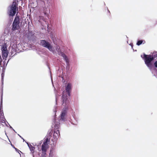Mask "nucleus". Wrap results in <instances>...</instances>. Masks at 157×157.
I'll return each instance as SVG.
<instances>
[{
    "label": "nucleus",
    "mask_w": 157,
    "mask_h": 157,
    "mask_svg": "<svg viewBox=\"0 0 157 157\" xmlns=\"http://www.w3.org/2000/svg\"><path fill=\"white\" fill-rule=\"evenodd\" d=\"M62 76H59V77H61L62 78ZM63 76V77H64V76Z\"/></svg>",
    "instance_id": "49"
},
{
    "label": "nucleus",
    "mask_w": 157,
    "mask_h": 157,
    "mask_svg": "<svg viewBox=\"0 0 157 157\" xmlns=\"http://www.w3.org/2000/svg\"><path fill=\"white\" fill-rule=\"evenodd\" d=\"M1 125L3 126H4V125L2 124H1Z\"/></svg>",
    "instance_id": "46"
},
{
    "label": "nucleus",
    "mask_w": 157,
    "mask_h": 157,
    "mask_svg": "<svg viewBox=\"0 0 157 157\" xmlns=\"http://www.w3.org/2000/svg\"><path fill=\"white\" fill-rule=\"evenodd\" d=\"M126 36V37H127V38H128V37H127V36Z\"/></svg>",
    "instance_id": "51"
},
{
    "label": "nucleus",
    "mask_w": 157,
    "mask_h": 157,
    "mask_svg": "<svg viewBox=\"0 0 157 157\" xmlns=\"http://www.w3.org/2000/svg\"><path fill=\"white\" fill-rule=\"evenodd\" d=\"M42 154L41 155V157H46V153H44L43 152H42Z\"/></svg>",
    "instance_id": "27"
},
{
    "label": "nucleus",
    "mask_w": 157,
    "mask_h": 157,
    "mask_svg": "<svg viewBox=\"0 0 157 157\" xmlns=\"http://www.w3.org/2000/svg\"><path fill=\"white\" fill-rule=\"evenodd\" d=\"M2 119H4V117H2Z\"/></svg>",
    "instance_id": "47"
},
{
    "label": "nucleus",
    "mask_w": 157,
    "mask_h": 157,
    "mask_svg": "<svg viewBox=\"0 0 157 157\" xmlns=\"http://www.w3.org/2000/svg\"><path fill=\"white\" fill-rule=\"evenodd\" d=\"M6 59H4V60H3V59H2V63H1V66H0V67H2V69H5L8 63H6Z\"/></svg>",
    "instance_id": "16"
},
{
    "label": "nucleus",
    "mask_w": 157,
    "mask_h": 157,
    "mask_svg": "<svg viewBox=\"0 0 157 157\" xmlns=\"http://www.w3.org/2000/svg\"><path fill=\"white\" fill-rule=\"evenodd\" d=\"M5 134H6V136L8 137V136H7V135H6V131H5Z\"/></svg>",
    "instance_id": "44"
},
{
    "label": "nucleus",
    "mask_w": 157,
    "mask_h": 157,
    "mask_svg": "<svg viewBox=\"0 0 157 157\" xmlns=\"http://www.w3.org/2000/svg\"><path fill=\"white\" fill-rule=\"evenodd\" d=\"M11 146H12V147L13 148H14V147H15L14 146V145H12V144H11Z\"/></svg>",
    "instance_id": "40"
},
{
    "label": "nucleus",
    "mask_w": 157,
    "mask_h": 157,
    "mask_svg": "<svg viewBox=\"0 0 157 157\" xmlns=\"http://www.w3.org/2000/svg\"><path fill=\"white\" fill-rule=\"evenodd\" d=\"M53 153V151L52 150V149H51L50 152L49 154V156L51 157L52 156V154Z\"/></svg>",
    "instance_id": "26"
},
{
    "label": "nucleus",
    "mask_w": 157,
    "mask_h": 157,
    "mask_svg": "<svg viewBox=\"0 0 157 157\" xmlns=\"http://www.w3.org/2000/svg\"><path fill=\"white\" fill-rule=\"evenodd\" d=\"M48 144H45L43 143L41 146V150L42 152L44 153H46L47 147V146Z\"/></svg>",
    "instance_id": "13"
},
{
    "label": "nucleus",
    "mask_w": 157,
    "mask_h": 157,
    "mask_svg": "<svg viewBox=\"0 0 157 157\" xmlns=\"http://www.w3.org/2000/svg\"><path fill=\"white\" fill-rule=\"evenodd\" d=\"M21 46V45L20 43L18 44L17 45L16 44L14 45V48H15V50L16 51H17L19 50V49L18 48V47H20Z\"/></svg>",
    "instance_id": "21"
},
{
    "label": "nucleus",
    "mask_w": 157,
    "mask_h": 157,
    "mask_svg": "<svg viewBox=\"0 0 157 157\" xmlns=\"http://www.w3.org/2000/svg\"><path fill=\"white\" fill-rule=\"evenodd\" d=\"M2 121H3L5 124H6V123H7L8 124L9 123L8 122L6 121L4 117V119H2Z\"/></svg>",
    "instance_id": "28"
},
{
    "label": "nucleus",
    "mask_w": 157,
    "mask_h": 157,
    "mask_svg": "<svg viewBox=\"0 0 157 157\" xmlns=\"http://www.w3.org/2000/svg\"><path fill=\"white\" fill-rule=\"evenodd\" d=\"M57 108V106H55V110L54 111V112L56 113L57 111V110H56Z\"/></svg>",
    "instance_id": "33"
},
{
    "label": "nucleus",
    "mask_w": 157,
    "mask_h": 157,
    "mask_svg": "<svg viewBox=\"0 0 157 157\" xmlns=\"http://www.w3.org/2000/svg\"><path fill=\"white\" fill-rule=\"evenodd\" d=\"M51 134L50 135V133L49 134V135L45 137V139L43 142V143L45 144H48L50 141V136Z\"/></svg>",
    "instance_id": "14"
},
{
    "label": "nucleus",
    "mask_w": 157,
    "mask_h": 157,
    "mask_svg": "<svg viewBox=\"0 0 157 157\" xmlns=\"http://www.w3.org/2000/svg\"><path fill=\"white\" fill-rule=\"evenodd\" d=\"M71 124H72L73 125L76 124L74 123L73 122H71Z\"/></svg>",
    "instance_id": "38"
},
{
    "label": "nucleus",
    "mask_w": 157,
    "mask_h": 157,
    "mask_svg": "<svg viewBox=\"0 0 157 157\" xmlns=\"http://www.w3.org/2000/svg\"><path fill=\"white\" fill-rule=\"evenodd\" d=\"M25 142L27 144L30 151H31L30 154H32L33 157H34V150L35 149V147L33 146L32 145H31L28 142H27L25 141Z\"/></svg>",
    "instance_id": "9"
},
{
    "label": "nucleus",
    "mask_w": 157,
    "mask_h": 157,
    "mask_svg": "<svg viewBox=\"0 0 157 157\" xmlns=\"http://www.w3.org/2000/svg\"><path fill=\"white\" fill-rule=\"evenodd\" d=\"M66 69L67 70V76H68V74L70 73V64H67L66 66Z\"/></svg>",
    "instance_id": "20"
},
{
    "label": "nucleus",
    "mask_w": 157,
    "mask_h": 157,
    "mask_svg": "<svg viewBox=\"0 0 157 157\" xmlns=\"http://www.w3.org/2000/svg\"><path fill=\"white\" fill-rule=\"evenodd\" d=\"M47 2L49 6H51L52 8L54 9L55 8L54 0H47Z\"/></svg>",
    "instance_id": "11"
},
{
    "label": "nucleus",
    "mask_w": 157,
    "mask_h": 157,
    "mask_svg": "<svg viewBox=\"0 0 157 157\" xmlns=\"http://www.w3.org/2000/svg\"><path fill=\"white\" fill-rule=\"evenodd\" d=\"M17 135L19 136V137L21 139H22L23 140V142L24 141H25V140H24V139L20 135H19V134H17Z\"/></svg>",
    "instance_id": "31"
},
{
    "label": "nucleus",
    "mask_w": 157,
    "mask_h": 157,
    "mask_svg": "<svg viewBox=\"0 0 157 157\" xmlns=\"http://www.w3.org/2000/svg\"><path fill=\"white\" fill-rule=\"evenodd\" d=\"M1 121H2L1 123H4V122H3V121H2V120H1Z\"/></svg>",
    "instance_id": "41"
},
{
    "label": "nucleus",
    "mask_w": 157,
    "mask_h": 157,
    "mask_svg": "<svg viewBox=\"0 0 157 157\" xmlns=\"http://www.w3.org/2000/svg\"><path fill=\"white\" fill-rule=\"evenodd\" d=\"M14 148L15 149L16 151L17 152H18L19 154L20 155H21V154H20V152H21V153H22V152L20 151L19 150H18V149H17V148H16L15 147H14Z\"/></svg>",
    "instance_id": "23"
},
{
    "label": "nucleus",
    "mask_w": 157,
    "mask_h": 157,
    "mask_svg": "<svg viewBox=\"0 0 157 157\" xmlns=\"http://www.w3.org/2000/svg\"><path fill=\"white\" fill-rule=\"evenodd\" d=\"M64 60L65 61L66 65L70 64L69 61L67 57L64 59Z\"/></svg>",
    "instance_id": "22"
},
{
    "label": "nucleus",
    "mask_w": 157,
    "mask_h": 157,
    "mask_svg": "<svg viewBox=\"0 0 157 157\" xmlns=\"http://www.w3.org/2000/svg\"><path fill=\"white\" fill-rule=\"evenodd\" d=\"M9 54V52L8 51L5 52H2V59L3 60H4V59H7V58Z\"/></svg>",
    "instance_id": "12"
},
{
    "label": "nucleus",
    "mask_w": 157,
    "mask_h": 157,
    "mask_svg": "<svg viewBox=\"0 0 157 157\" xmlns=\"http://www.w3.org/2000/svg\"><path fill=\"white\" fill-rule=\"evenodd\" d=\"M34 146H37V145H38L36 144L35 143V144H32Z\"/></svg>",
    "instance_id": "34"
},
{
    "label": "nucleus",
    "mask_w": 157,
    "mask_h": 157,
    "mask_svg": "<svg viewBox=\"0 0 157 157\" xmlns=\"http://www.w3.org/2000/svg\"><path fill=\"white\" fill-rule=\"evenodd\" d=\"M61 56H62L63 57V59H65L67 57V56L64 53Z\"/></svg>",
    "instance_id": "24"
},
{
    "label": "nucleus",
    "mask_w": 157,
    "mask_h": 157,
    "mask_svg": "<svg viewBox=\"0 0 157 157\" xmlns=\"http://www.w3.org/2000/svg\"><path fill=\"white\" fill-rule=\"evenodd\" d=\"M72 89H63L64 90L60 89H54V93L56 96V105H57V101L58 98L60 96L62 93V99L63 104L64 106L60 115V119H57L55 118L53 120L54 124V131L53 135V137L55 141H56L58 138L60 136L59 128L60 126V121L66 120L65 116L67 115V110L70 104V98L71 97V93Z\"/></svg>",
    "instance_id": "1"
},
{
    "label": "nucleus",
    "mask_w": 157,
    "mask_h": 157,
    "mask_svg": "<svg viewBox=\"0 0 157 157\" xmlns=\"http://www.w3.org/2000/svg\"><path fill=\"white\" fill-rule=\"evenodd\" d=\"M2 52H5L8 51L7 49V45L5 44H2L1 47V49Z\"/></svg>",
    "instance_id": "17"
},
{
    "label": "nucleus",
    "mask_w": 157,
    "mask_h": 157,
    "mask_svg": "<svg viewBox=\"0 0 157 157\" xmlns=\"http://www.w3.org/2000/svg\"><path fill=\"white\" fill-rule=\"evenodd\" d=\"M8 124H9V127L11 129H12L13 130V131H14V132L16 133L17 132L15 131V130L13 129V128H12V127L11 126L10 124L8 123Z\"/></svg>",
    "instance_id": "29"
},
{
    "label": "nucleus",
    "mask_w": 157,
    "mask_h": 157,
    "mask_svg": "<svg viewBox=\"0 0 157 157\" xmlns=\"http://www.w3.org/2000/svg\"><path fill=\"white\" fill-rule=\"evenodd\" d=\"M145 43V40H138L136 43V45L138 46H140L142 44H144Z\"/></svg>",
    "instance_id": "18"
},
{
    "label": "nucleus",
    "mask_w": 157,
    "mask_h": 157,
    "mask_svg": "<svg viewBox=\"0 0 157 157\" xmlns=\"http://www.w3.org/2000/svg\"><path fill=\"white\" fill-rule=\"evenodd\" d=\"M144 63L150 71L152 69L155 70L156 68H157V60L152 61L150 63H148L147 61L144 62Z\"/></svg>",
    "instance_id": "6"
},
{
    "label": "nucleus",
    "mask_w": 157,
    "mask_h": 157,
    "mask_svg": "<svg viewBox=\"0 0 157 157\" xmlns=\"http://www.w3.org/2000/svg\"><path fill=\"white\" fill-rule=\"evenodd\" d=\"M14 2H13V4L9 6L10 10H8L7 14L9 16L8 23L10 24L13 20V17L16 13L18 12V8L14 4Z\"/></svg>",
    "instance_id": "2"
},
{
    "label": "nucleus",
    "mask_w": 157,
    "mask_h": 157,
    "mask_svg": "<svg viewBox=\"0 0 157 157\" xmlns=\"http://www.w3.org/2000/svg\"><path fill=\"white\" fill-rule=\"evenodd\" d=\"M129 45L131 46L132 48H133V44L132 43H131Z\"/></svg>",
    "instance_id": "32"
},
{
    "label": "nucleus",
    "mask_w": 157,
    "mask_h": 157,
    "mask_svg": "<svg viewBox=\"0 0 157 157\" xmlns=\"http://www.w3.org/2000/svg\"><path fill=\"white\" fill-rule=\"evenodd\" d=\"M14 1H17V2H18V0H13Z\"/></svg>",
    "instance_id": "45"
},
{
    "label": "nucleus",
    "mask_w": 157,
    "mask_h": 157,
    "mask_svg": "<svg viewBox=\"0 0 157 157\" xmlns=\"http://www.w3.org/2000/svg\"><path fill=\"white\" fill-rule=\"evenodd\" d=\"M63 52L61 51V50H59V51H58V55L59 56H61L63 54Z\"/></svg>",
    "instance_id": "25"
},
{
    "label": "nucleus",
    "mask_w": 157,
    "mask_h": 157,
    "mask_svg": "<svg viewBox=\"0 0 157 157\" xmlns=\"http://www.w3.org/2000/svg\"><path fill=\"white\" fill-rule=\"evenodd\" d=\"M28 38L29 40L34 41L35 40L36 37L33 34L31 33L30 34H29Z\"/></svg>",
    "instance_id": "15"
},
{
    "label": "nucleus",
    "mask_w": 157,
    "mask_h": 157,
    "mask_svg": "<svg viewBox=\"0 0 157 157\" xmlns=\"http://www.w3.org/2000/svg\"><path fill=\"white\" fill-rule=\"evenodd\" d=\"M1 99H0V118H1V116L3 115V105H2V100L3 95V89H1Z\"/></svg>",
    "instance_id": "8"
},
{
    "label": "nucleus",
    "mask_w": 157,
    "mask_h": 157,
    "mask_svg": "<svg viewBox=\"0 0 157 157\" xmlns=\"http://www.w3.org/2000/svg\"><path fill=\"white\" fill-rule=\"evenodd\" d=\"M11 59V58L9 57V59H8V61H7V63H8L9 61L10 60V59Z\"/></svg>",
    "instance_id": "36"
},
{
    "label": "nucleus",
    "mask_w": 157,
    "mask_h": 157,
    "mask_svg": "<svg viewBox=\"0 0 157 157\" xmlns=\"http://www.w3.org/2000/svg\"><path fill=\"white\" fill-rule=\"evenodd\" d=\"M18 14V12H17L11 26V30L12 31L18 30L20 28L19 24L20 23L21 19L20 16Z\"/></svg>",
    "instance_id": "4"
},
{
    "label": "nucleus",
    "mask_w": 157,
    "mask_h": 157,
    "mask_svg": "<svg viewBox=\"0 0 157 157\" xmlns=\"http://www.w3.org/2000/svg\"><path fill=\"white\" fill-rule=\"evenodd\" d=\"M1 122L2 121H1V118H0V123H1Z\"/></svg>",
    "instance_id": "43"
},
{
    "label": "nucleus",
    "mask_w": 157,
    "mask_h": 157,
    "mask_svg": "<svg viewBox=\"0 0 157 157\" xmlns=\"http://www.w3.org/2000/svg\"><path fill=\"white\" fill-rule=\"evenodd\" d=\"M11 55H12V54H13V53H12V52H11Z\"/></svg>",
    "instance_id": "48"
},
{
    "label": "nucleus",
    "mask_w": 157,
    "mask_h": 157,
    "mask_svg": "<svg viewBox=\"0 0 157 157\" xmlns=\"http://www.w3.org/2000/svg\"><path fill=\"white\" fill-rule=\"evenodd\" d=\"M51 149H52V151H53V148H51Z\"/></svg>",
    "instance_id": "42"
},
{
    "label": "nucleus",
    "mask_w": 157,
    "mask_h": 157,
    "mask_svg": "<svg viewBox=\"0 0 157 157\" xmlns=\"http://www.w3.org/2000/svg\"><path fill=\"white\" fill-rule=\"evenodd\" d=\"M40 44L41 46L48 49L49 51L52 53L54 52V49L51 44L48 41L45 40H41Z\"/></svg>",
    "instance_id": "5"
},
{
    "label": "nucleus",
    "mask_w": 157,
    "mask_h": 157,
    "mask_svg": "<svg viewBox=\"0 0 157 157\" xmlns=\"http://www.w3.org/2000/svg\"><path fill=\"white\" fill-rule=\"evenodd\" d=\"M65 78H64L63 76L62 77L63 83L65 84V88H71L72 85L71 83L67 82L69 79V76L65 75Z\"/></svg>",
    "instance_id": "7"
},
{
    "label": "nucleus",
    "mask_w": 157,
    "mask_h": 157,
    "mask_svg": "<svg viewBox=\"0 0 157 157\" xmlns=\"http://www.w3.org/2000/svg\"><path fill=\"white\" fill-rule=\"evenodd\" d=\"M141 57L144 60V62H147L150 63L152 61L157 60V51H154L151 54L147 55L144 53L143 55H141Z\"/></svg>",
    "instance_id": "3"
},
{
    "label": "nucleus",
    "mask_w": 157,
    "mask_h": 157,
    "mask_svg": "<svg viewBox=\"0 0 157 157\" xmlns=\"http://www.w3.org/2000/svg\"><path fill=\"white\" fill-rule=\"evenodd\" d=\"M51 39L52 40L54 44L55 45H57L59 40L58 38H56L55 36L53 35H51Z\"/></svg>",
    "instance_id": "10"
},
{
    "label": "nucleus",
    "mask_w": 157,
    "mask_h": 157,
    "mask_svg": "<svg viewBox=\"0 0 157 157\" xmlns=\"http://www.w3.org/2000/svg\"><path fill=\"white\" fill-rule=\"evenodd\" d=\"M155 25L157 24V20L155 21Z\"/></svg>",
    "instance_id": "39"
},
{
    "label": "nucleus",
    "mask_w": 157,
    "mask_h": 157,
    "mask_svg": "<svg viewBox=\"0 0 157 157\" xmlns=\"http://www.w3.org/2000/svg\"><path fill=\"white\" fill-rule=\"evenodd\" d=\"M5 70V69H2V73L1 74V80L2 84H3V82Z\"/></svg>",
    "instance_id": "19"
},
{
    "label": "nucleus",
    "mask_w": 157,
    "mask_h": 157,
    "mask_svg": "<svg viewBox=\"0 0 157 157\" xmlns=\"http://www.w3.org/2000/svg\"><path fill=\"white\" fill-rule=\"evenodd\" d=\"M6 123V124H5V125H6V127H8V125H7V123Z\"/></svg>",
    "instance_id": "37"
},
{
    "label": "nucleus",
    "mask_w": 157,
    "mask_h": 157,
    "mask_svg": "<svg viewBox=\"0 0 157 157\" xmlns=\"http://www.w3.org/2000/svg\"><path fill=\"white\" fill-rule=\"evenodd\" d=\"M62 76H59V77H61L62 78ZM63 76V77H64V76Z\"/></svg>",
    "instance_id": "50"
},
{
    "label": "nucleus",
    "mask_w": 157,
    "mask_h": 157,
    "mask_svg": "<svg viewBox=\"0 0 157 157\" xmlns=\"http://www.w3.org/2000/svg\"><path fill=\"white\" fill-rule=\"evenodd\" d=\"M107 10H108V13L109 14H110V12L109 11V10H108V8L107 7Z\"/></svg>",
    "instance_id": "35"
},
{
    "label": "nucleus",
    "mask_w": 157,
    "mask_h": 157,
    "mask_svg": "<svg viewBox=\"0 0 157 157\" xmlns=\"http://www.w3.org/2000/svg\"><path fill=\"white\" fill-rule=\"evenodd\" d=\"M42 141H40V143H39L37 145V147H38V148H39V147H40V146L41 144H42Z\"/></svg>",
    "instance_id": "30"
}]
</instances>
